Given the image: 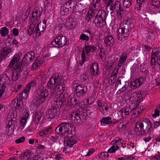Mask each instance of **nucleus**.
<instances>
[{
	"label": "nucleus",
	"mask_w": 160,
	"mask_h": 160,
	"mask_svg": "<svg viewBox=\"0 0 160 160\" xmlns=\"http://www.w3.org/2000/svg\"><path fill=\"white\" fill-rule=\"evenodd\" d=\"M84 48L87 55L88 56L89 55V54L90 53L92 52L97 49V47L93 45H86Z\"/></svg>",
	"instance_id": "nucleus-28"
},
{
	"label": "nucleus",
	"mask_w": 160,
	"mask_h": 160,
	"mask_svg": "<svg viewBox=\"0 0 160 160\" xmlns=\"http://www.w3.org/2000/svg\"><path fill=\"white\" fill-rule=\"evenodd\" d=\"M29 90L27 88H25L23 90L19 95V97L20 98L22 97L23 99L26 98L28 96V94L29 92Z\"/></svg>",
	"instance_id": "nucleus-38"
},
{
	"label": "nucleus",
	"mask_w": 160,
	"mask_h": 160,
	"mask_svg": "<svg viewBox=\"0 0 160 160\" xmlns=\"http://www.w3.org/2000/svg\"><path fill=\"white\" fill-rule=\"evenodd\" d=\"M35 24H31L29 26V28L28 29V33L30 35H31L32 33L33 34V32L34 30V29H35Z\"/></svg>",
	"instance_id": "nucleus-46"
},
{
	"label": "nucleus",
	"mask_w": 160,
	"mask_h": 160,
	"mask_svg": "<svg viewBox=\"0 0 160 160\" xmlns=\"http://www.w3.org/2000/svg\"><path fill=\"white\" fill-rule=\"evenodd\" d=\"M119 69L118 68H116L114 71L112 72L111 76L117 77Z\"/></svg>",
	"instance_id": "nucleus-59"
},
{
	"label": "nucleus",
	"mask_w": 160,
	"mask_h": 160,
	"mask_svg": "<svg viewBox=\"0 0 160 160\" xmlns=\"http://www.w3.org/2000/svg\"><path fill=\"white\" fill-rule=\"evenodd\" d=\"M144 92L145 91L144 90H143L142 91H141L140 93H137L136 92H134L132 94H135L136 95L137 97H138L139 99H141L142 98V95Z\"/></svg>",
	"instance_id": "nucleus-58"
},
{
	"label": "nucleus",
	"mask_w": 160,
	"mask_h": 160,
	"mask_svg": "<svg viewBox=\"0 0 160 160\" xmlns=\"http://www.w3.org/2000/svg\"><path fill=\"white\" fill-rule=\"evenodd\" d=\"M14 102H16L17 101L16 105L14 108L18 111L20 112H21V109L23 108L24 104L23 103V100L21 98H15L14 99Z\"/></svg>",
	"instance_id": "nucleus-22"
},
{
	"label": "nucleus",
	"mask_w": 160,
	"mask_h": 160,
	"mask_svg": "<svg viewBox=\"0 0 160 160\" xmlns=\"http://www.w3.org/2000/svg\"><path fill=\"white\" fill-rule=\"evenodd\" d=\"M123 110H120L118 112L115 113L114 118L115 120L119 121L125 117V115L123 113Z\"/></svg>",
	"instance_id": "nucleus-27"
},
{
	"label": "nucleus",
	"mask_w": 160,
	"mask_h": 160,
	"mask_svg": "<svg viewBox=\"0 0 160 160\" xmlns=\"http://www.w3.org/2000/svg\"><path fill=\"white\" fill-rule=\"evenodd\" d=\"M158 51L157 48L153 49L151 54L150 65L152 68L154 67L156 64L155 57L157 58V62L160 66V51Z\"/></svg>",
	"instance_id": "nucleus-5"
},
{
	"label": "nucleus",
	"mask_w": 160,
	"mask_h": 160,
	"mask_svg": "<svg viewBox=\"0 0 160 160\" xmlns=\"http://www.w3.org/2000/svg\"><path fill=\"white\" fill-rule=\"evenodd\" d=\"M54 106L56 107L57 109L58 108H60L62 106H64V105L60 101L58 100V101H57L54 103L52 104V106L53 107Z\"/></svg>",
	"instance_id": "nucleus-50"
},
{
	"label": "nucleus",
	"mask_w": 160,
	"mask_h": 160,
	"mask_svg": "<svg viewBox=\"0 0 160 160\" xmlns=\"http://www.w3.org/2000/svg\"><path fill=\"white\" fill-rule=\"evenodd\" d=\"M32 154L30 152H27L24 153V160H27L30 158Z\"/></svg>",
	"instance_id": "nucleus-60"
},
{
	"label": "nucleus",
	"mask_w": 160,
	"mask_h": 160,
	"mask_svg": "<svg viewBox=\"0 0 160 160\" xmlns=\"http://www.w3.org/2000/svg\"><path fill=\"white\" fill-rule=\"evenodd\" d=\"M20 76V73L15 71L12 72V80L13 82L16 81Z\"/></svg>",
	"instance_id": "nucleus-34"
},
{
	"label": "nucleus",
	"mask_w": 160,
	"mask_h": 160,
	"mask_svg": "<svg viewBox=\"0 0 160 160\" xmlns=\"http://www.w3.org/2000/svg\"><path fill=\"white\" fill-rule=\"evenodd\" d=\"M65 82L66 81H65L62 83L59 84L56 88L58 91H60L62 93L64 92L66 90V88L65 83Z\"/></svg>",
	"instance_id": "nucleus-30"
},
{
	"label": "nucleus",
	"mask_w": 160,
	"mask_h": 160,
	"mask_svg": "<svg viewBox=\"0 0 160 160\" xmlns=\"http://www.w3.org/2000/svg\"><path fill=\"white\" fill-rule=\"evenodd\" d=\"M111 6L110 9L111 11H112V12H111V14L113 12L114 10H116L117 14H118V16H121V12H123V8L121 6V3L119 2L118 1L115 2L114 4Z\"/></svg>",
	"instance_id": "nucleus-11"
},
{
	"label": "nucleus",
	"mask_w": 160,
	"mask_h": 160,
	"mask_svg": "<svg viewBox=\"0 0 160 160\" xmlns=\"http://www.w3.org/2000/svg\"><path fill=\"white\" fill-rule=\"evenodd\" d=\"M90 108H87L86 110H83L82 112L81 113V115L82 119L85 120L87 117H89L88 116L92 113V112L91 111Z\"/></svg>",
	"instance_id": "nucleus-26"
},
{
	"label": "nucleus",
	"mask_w": 160,
	"mask_h": 160,
	"mask_svg": "<svg viewBox=\"0 0 160 160\" xmlns=\"http://www.w3.org/2000/svg\"><path fill=\"white\" fill-rule=\"evenodd\" d=\"M145 77H140L138 79L134 80L133 81L131 82L130 87L132 88L136 89L137 87H139L140 85L143 83V81L145 80Z\"/></svg>",
	"instance_id": "nucleus-19"
},
{
	"label": "nucleus",
	"mask_w": 160,
	"mask_h": 160,
	"mask_svg": "<svg viewBox=\"0 0 160 160\" xmlns=\"http://www.w3.org/2000/svg\"><path fill=\"white\" fill-rule=\"evenodd\" d=\"M118 38V40L120 42H124L125 40L127 39L128 37V36H126L125 34H120V33H117Z\"/></svg>",
	"instance_id": "nucleus-37"
},
{
	"label": "nucleus",
	"mask_w": 160,
	"mask_h": 160,
	"mask_svg": "<svg viewBox=\"0 0 160 160\" xmlns=\"http://www.w3.org/2000/svg\"><path fill=\"white\" fill-rule=\"evenodd\" d=\"M111 118L109 117L106 118H103L101 121V123L102 125H104L105 124H109L112 123L111 120Z\"/></svg>",
	"instance_id": "nucleus-33"
},
{
	"label": "nucleus",
	"mask_w": 160,
	"mask_h": 160,
	"mask_svg": "<svg viewBox=\"0 0 160 160\" xmlns=\"http://www.w3.org/2000/svg\"><path fill=\"white\" fill-rule=\"evenodd\" d=\"M114 0H103V2L106 3L107 6H111Z\"/></svg>",
	"instance_id": "nucleus-63"
},
{
	"label": "nucleus",
	"mask_w": 160,
	"mask_h": 160,
	"mask_svg": "<svg viewBox=\"0 0 160 160\" xmlns=\"http://www.w3.org/2000/svg\"><path fill=\"white\" fill-rule=\"evenodd\" d=\"M49 95V92L46 89L41 90L37 97V103L39 106L42 104L46 101Z\"/></svg>",
	"instance_id": "nucleus-6"
},
{
	"label": "nucleus",
	"mask_w": 160,
	"mask_h": 160,
	"mask_svg": "<svg viewBox=\"0 0 160 160\" xmlns=\"http://www.w3.org/2000/svg\"><path fill=\"white\" fill-rule=\"evenodd\" d=\"M89 37L84 33L82 34L80 36V40L87 41L89 40Z\"/></svg>",
	"instance_id": "nucleus-55"
},
{
	"label": "nucleus",
	"mask_w": 160,
	"mask_h": 160,
	"mask_svg": "<svg viewBox=\"0 0 160 160\" xmlns=\"http://www.w3.org/2000/svg\"><path fill=\"white\" fill-rule=\"evenodd\" d=\"M132 107V106H127L125 108H123L121 110H123V113L124 115H125V117L129 114L130 112H131L132 111H133L132 108H131Z\"/></svg>",
	"instance_id": "nucleus-32"
},
{
	"label": "nucleus",
	"mask_w": 160,
	"mask_h": 160,
	"mask_svg": "<svg viewBox=\"0 0 160 160\" xmlns=\"http://www.w3.org/2000/svg\"><path fill=\"white\" fill-rule=\"evenodd\" d=\"M24 64L25 63L22 62V60L19 62L16 63L12 68V72L14 70L21 73L23 71H24L25 69V67L27 65H24Z\"/></svg>",
	"instance_id": "nucleus-15"
},
{
	"label": "nucleus",
	"mask_w": 160,
	"mask_h": 160,
	"mask_svg": "<svg viewBox=\"0 0 160 160\" xmlns=\"http://www.w3.org/2000/svg\"><path fill=\"white\" fill-rule=\"evenodd\" d=\"M20 59V57L18 55L14 56L12 58L11 60L8 67V69H10L16 62H18Z\"/></svg>",
	"instance_id": "nucleus-24"
},
{
	"label": "nucleus",
	"mask_w": 160,
	"mask_h": 160,
	"mask_svg": "<svg viewBox=\"0 0 160 160\" xmlns=\"http://www.w3.org/2000/svg\"><path fill=\"white\" fill-rule=\"evenodd\" d=\"M81 114V113L77 112L72 114H70L69 117L71 118V119H70L72 120V122L75 123L78 125L81 122H82L80 117Z\"/></svg>",
	"instance_id": "nucleus-13"
},
{
	"label": "nucleus",
	"mask_w": 160,
	"mask_h": 160,
	"mask_svg": "<svg viewBox=\"0 0 160 160\" xmlns=\"http://www.w3.org/2000/svg\"><path fill=\"white\" fill-rule=\"evenodd\" d=\"M116 77L110 76V80L111 81V83L110 84L111 85H114V83L116 82Z\"/></svg>",
	"instance_id": "nucleus-64"
},
{
	"label": "nucleus",
	"mask_w": 160,
	"mask_h": 160,
	"mask_svg": "<svg viewBox=\"0 0 160 160\" xmlns=\"http://www.w3.org/2000/svg\"><path fill=\"white\" fill-rule=\"evenodd\" d=\"M73 20L72 19H71L70 18H68L66 20L65 23V25L67 28H73L74 27L72 22Z\"/></svg>",
	"instance_id": "nucleus-40"
},
{
	"label": "nucleus",
	"mask_w": 160,
	"mask_h": 160,
	"mask_svg": "<svg viewBox=\"0 0 160 160\" xmlns=\"http://www.w3.org/2000/svg\"><path fill=\"white\" fill-rule=\"evenodd\" d=\"M70 126H72V124L69 123L68 122H62L56 128L55 131L57 135L62 134L63 132H65L68 128Z\"/></svg>",
	"instance_id": "nucleus-7"
},
{
	"label": "nucleus",
	"mask_w": 160,
	"mask_h": 160,
	"mask_svg": "<svg viewBox=\"0 0 160 160\" xmlns=\"http://www.w3.org/2000/svg\"><path fill=\"white\" fill-rule=\"evenodd\" d=\"M39 27H37L35 26V28L33 32V35H35V36L39 37L43 33L44 31H41Z\"/></svg>",
	"instance_id": "nucleus-36"
},
{
	"label": "nucleus",
	"mask_w": 160,
	"mask_h": 160,
	"mask_svg": "<svg viewBox=\"0 0 160 160\" xmlns=\"http://www.w3.org/2000/svg\"><path fill=\"white\" fill-rule=\"evenodd\" d=\"M152 126L149 120L147 118H143L142 121L136 123L135 131L139 136H145L151 130Z\"/></svg>",
	"instance_id": "nucleus-1"
},
{
	"label": "nucleus",
	"mask_w": 160,
	"mask_h": 160,
	"mask_svg": "<svg viewBox=\"0 0 160 160\" xmlns=\"http://www.w3.org/2000/svg\"><path fill=\"white\" fill-rule=\"evenodd\" d=\"M74 0H70L66 2L61 7L60 9V14L62 15H65V13H68L69 10H71L73 6L72 2Z\"/></svg>",
	"instance_id": "nucleus-9"
},
{
	"label": "nucleus",
	"mask_w": 160,
	"mask_h": 160,
	"mask_svg": "<svg viewBox=\"0 0 160 160\" xmlns=\"http://www.w3.org/2000/svg\"><path fill=\"white\" fill-rule=\"evenodd\" d=\"M127 57V55L126 53L123 52L119 58L118 61V66L120 68L124 64L126 60Z\"/></svg>",
	"instance_id": "nucleus-25"
},
{
	"label": "nucleus",
	"mask_w": 160,
	"mask_h": 160,
	"mask_svg": "<svg viewBox=\"0 0 160 160\" xmlns=\"http://www.w3.org/2000/svg\"><path fill=\"white\" fill-rule=\"evenodd\" d=\"M97 15L98 16L100 17L101 18L105 20H106V18L107 16L106 11L102 10H99Z\"/></svg>",
	"instance_id": "nucleus-35"
},
{
	"label": "nucleus",
	"mask_w": 160,
	"mask_h": 160,
	"mask_svg": "<svg viewBox=\"0 0 160 160\" xmlns=\"http://www.w3.org/2000/svg\"><path fill=\"white\" fill-rule=\"evenodd\" d=\"M1 36L4 37L8 34V29L6 27H3L1 28L0 30Z\"/></svg>",
	"instance_id": "nucleus-41"
},
{
	"label": "nucleus",
	"mask_w": 160,
	"mask_h": 160,
	"mask_svg": "<svg viewBox=\"0 0 160 160\" xmlns=\"http://www.w3.org/2000/svg\"><path fill=\"white\" fill-rule=\"evenodd\" d=\"M75 89L74 95L77 98H80L82 97L88 91V88L87 86L84 84H79L78 85L75 86Z\"/></svg>",
	"instance_id": "nucleus-4"
},
{
	"label": "nucleus",
	"mask_w": 160,
	"mask_h": 160,
	"mask_svg": "<svg viewBox=\"0 0 160 160\" xmlns=\"http://www.w3.org/2000/svg\"><path fill=\"white\" fill-rule=\"evenodd\" d=\"M69 44L68 39H67L66 37L63 35L56 37L51 43V44L53 45V47L58 48Z\"/></svg>",
	"instance_id": "nucleus-3"
},
{
	"label": "nucleus",
	"mask_w": 160,
	"mask_h": 160,
	"mask_svg": "<svg viewBox=\"0 0 160 160\" xmlns=\"http://www.w3.org/2000/svg\"><path fill=\"white\" fill-rule=\"evenodd\" d=\"M82 61L85 62L86 60L84 50L83 49L82 51L81 54Z\"/></svg>",
	"instance_id": "nucleus-62"
},
{
	"label": "nucleus",
	"mask_w": 160,
	"mask_h": 160,
	"mask_svg": "<svg viewBox=\"0 0 160 160\" xmlns=\"http://www.w3.org/2000/svg\"><path fill=\"white\" fill-rule=\"evenodd\" d=\"M66 100L67 98L63 94H62L59 96V100L60 101L64 106L67 104V103L66 102Z\"/></svg>",
	"instance_id": "nucleus-48"
},
{
	"label": "nucleus",
	"mask_w": 160,
	"mask_h": 160,
	"mask_svg": "<svg viewBox=\"0 0 160 160\" xmlns=\"http://www.w3.org/2000/svg\"><path fill=\"white\" fill-rule=\"evenodd\" d=\"M122 84H124V80L123 77H121L118 78L115 84V87L117 88L119 85L121 86Z\"/></svg>",
	"instance_id": "nucleus-45"
},
{
	"label": "nucleus",
	"mask_w": 160,
	"mask_h": 160,
	"mask_svg": "<svg viewBox=\"0 0 160 160\" xmlns=\"http://www.w3.org/2000/svg\"><path fill=\"white\" fill-rule=\"evenodd\" d=\"M47 21L46 20H43L42 21V22H41L39 23H37L36 26L39 27L41 31H44L46 28Z\"/></svg>",
	"instance_id": "nucleus-29"
},
{
	"label": "nucleus",
	"mask_w": 160,
	"mask_h": 160,
	"mask_svg": "<svg viewBox=\"0 0 160 160\" xmlns=\"http://www.w3.org/2000/svg\"><path fill=\"white\" fill-rule=\"evenodd\" d=\"M11 50L7 48H4L3 50L1 51V55L3 56V58H5L9 53Z\"/></svg>",
	"instance_id": "nucleus-42"
},
{
	"label": "nucleus",
	"mask_w": 160,
	"mask_h": 160,
	"mask_svg": "<svg viewBox=\"0 0 160 160\" xmlns=\"http://www.w3.org/2000/svg\"><path fill=\"white\" fill-rule=\"evenodd\" d=\"M95 12L92 10H89L86 15V20L88 22H90L95 16Z\"/></svg>",
	"instance_id": "nucleus-31"
},
{
	"label": "nucleus",
	"mask_w": 160,
	"mask_h": 160,
	"mask_svg": "<svg viewBox=\"0 0 160 160\" xmlns=\"http://www.w3.org/2000/svg\"><path fill=\"white\" fill-rule=\"evenodd\" d=\"M41 113L39 112H35V113L34 121L38 124L41 118Z\"/></svg>",
	"instance_id": "nucleus-43"
},
{
	"label": "nucleus",
	"mask_w": 160,
	"mask_h": 160,
	"mask_svg": "<svg viewBox=\"0 0 160 160\" xmlns=\"http://www.w3.org/2000/svg\"><path fill=\"white\" fill-rule=\"evenodd\" d=\"M92 103V102H89V100L88 98L87 99L83 102V104H82V103L81 104V107L84 108L85 107L89 104H91Z\"/></svg>",
	"instance_id": "nucleus-52"
},
{
	"label": "nucleus",
	"mask_w": 160,
	"mask_h": 160,
	"mask_svg": "<svg viewBox=\"0 0 160 160\" xmlns=\"http://www.w3.org/2000/svg\"><path fill=\"white\" fill-rule=\"evenodd\" d=\"M119 147L116 145V146L115 145H113L108 150V152H115L116 150L119 149Z\"/></svg>",
	"instance_id": "nucleus-51"
},
{
	"label": "nucleus",
	"mask_w": 160,
	"mask_h": 160,
	"mask_svg": "<svg viewBox=\"0 0 160 160\" xmlns=\"http://www.w3.org/2000/svg\"><path fill=\"white\" fill-rule=\"evenodd\" d=\"M98 68V65L97 63H93L90 69L91 74L95 76H97L99 73Z\"/></svg>",
	"instance_id": "nucleus-23"
},
{
	"label": "nucleus",
	"mask_w": 160,
	"mask_h": 160,
	"mask_svg": "<svg viewBox=\"0 0 160 160\" xmlns=\"http://www.w3.org/2000/svg\"><path fill=\"white\" fill-rule=\"evenodd\" d=\"M71 138H69L68 139V141L67 143V145L69 146V147H72L73 145L76 143V142L73 141L71 140Z\"/></svg>",
	"instance_id": "nucleus-56"
},
{
	"label": "nucleus",
	"mask_w": 160,
	"mask_h": 160,
	"mask_svg": "<svg viewBox=\"0 0 160 160\" xmlns=\"http://www.w3.org/2000/svg\"><path fill=\"white\" fill-rule=\"evenodd\" d=\"M57 113V108L55 106L52 107L51 108L46 112V117L48 119H54Z\"/></svg>",
	"instance_id": "nucleus-14"
},
{
	"label": "nucleus",
	"mask_w": 160,
	"mask_h": 160,
	"mask_svg": "<svg viewBox=\"0 0 160 160\" xmlns=\"http://www.w3.org/2000/svg\"><path fill=\"white\" fill-rule=\"evenodd\" d=\"M68 129L65 132H62V134H60V135L70 138H72L73 136L75 135L76 128L73 124L72 126H70Z\"/></svg>",
	"instance_id": "nucleus-12"
},
{
	"label": "nucleus",
	"mask_w": 160,
	"mask_h": 160,
	"mask_svg": "<svg viewBox=\"0 0 160 160\" xmlns=\"http://www.w3.org/2000/svg\"><path fill=\"white\" fill-rule=\"evenodd\" d=\"M104 42L107 48L111 47L113 45L114 39L111 35H108L105 38Z\"/></svg>",
	"instance_id": "nucleus-21"
},
{
	"label": "nucleus",
	"mask_w": 160,
	"mask_h": 160,
	"mask_svg": "<svg viewBox=\"0 0 160 160\" xmlns=\"http://www.w3.org/2000/svg\"><path fill=\"white\" fill-rule=\"evenodd\" d=\"M80 98H77V97L74 96L73 98H71L70 100L68 101V105L71 107H74L76 106H80L81 102L80 100Z\"/></svg>",
	"instance_id": "nucleus-20"
},
{
	"label": "nucleus",
	"mask_w": 160,
	"mask_h": 160,
	"mask_svg": "<svg viewBox=\"0 0 160 160\" xmlns=\"http://www.w3.org/2000/svg\"><path fill=\"white\" fill-rule=\"evenodd\" d=\"M36 84V82L34 80L31 81L26 86V88L30 90L31 87H33Z\"/></svg>",
	"instance_id": "nucleus-53"
},
{
	"label": "nucleus",
	"mask_w": 160,
	"mask_h": 160,
	"mask_svg": "<svg viewBox=\"0 0 160 160\" xmlns=\"http://www.w3.org/2000/svg\"><path fill=\"white\" fill-rule=\"evenodd\" d=\"M51 89L52 90L50 92V94L52 97L53 98H55L57 96L58 97V95L60 96V94H61V93H59L58 92V91L56 88Z\"/></svg>",
	"instance_id": "nucleus-39"
},
{
	"label": "nucleus",
	"mask_w": 160,
	"mask_h": 160,
	"mask_svg": "<svg viewBox=\"0 0 160 160\" xmlns=\"http://www.w3.org/2000/svg\"><path fill=\"white\" fill-rule=\"evenodd\" d=\"M44 61V58L38 56L36 58L35 61L33 62L32 68L33 69L38 68L41 66Z\"/></svg>",
	"instance_id": "nucleus-17"
},
{
	"label": "nucleus",
	"mask_w": 160,
	"mask_h": 160,
	"mask_svg": "<svg viewBox=\"0 0 160 160\" xmlns=\"http://www.w3.org/2000/svg\"><path fill=\"white\" fill-rule=\"evenodd\" d=\"M42 12V7H36L34 9L33 11L32 12L31 18L33 19V20H36L40 17Z\"/></svg>",
	"instance_id": "nucleus-16"
},
{
	"label": "nucleus",
	"mask_w": 160,
	"mask_h": 160,
	"mask_svg": "<svg viewBox=\"0 0 160 160\" xmlns=\"http://www.w3.org/2000/svg\"><path fill=\"white\" fill-rule=\"evenodd\" d=\"M25 140L24 137H22L16 140L15 142L17 143H19L23 142Z\"/></svg>",
	"instance_id": "nucleus-61"
},
{
	"label": "nucleus",
	"mask_w": 160,
	"mask_h": 160,
	"mask_svg": "<svg viewBox=\"0 0 160 160\" xmlns=\"http://www.w3.org/2000/svg\"><path fill=\"white\" fill-rule=\"evenodd\" d=\"M94 23L95 24H97L98 26L101 28H103L106 26V20L101 18L99 16L96 15L94 19Z\"/></svg>",
	"instance_id": "nucleus-18"
},
{
	"label": "nucleus",
	"mask_w": 160,
	"mask_h": 160,
	"mask_svg": "<svg viewBox=\"0 0 160 160\" xmlns=\"http://www.w3.org/2000/svg\"><path fill=\"white\" fill-rule=\"evenodd\" d=\"M150 2L152 5L157 8L160 7V2L157 0H150Z\"/></svg>",
	"instance_id": "nucleus-47"
},
{
	"label": "nucleus",
	"mask_w": 160,
	"mask_h": 160,
	"mask_svg": "<svg viewBox=\"0 0 160 160\" xmlns=\"http://www.w3.org/2000/svg\"><path fill=\"white\" fill-rule=\"evenodd\" d=\"M123 6L125 8H128L131 6L132 2L127 1L126 0H123Z\"/></svg>",
	"instance_id": "nucleus-54"
},
{
	"label": "nucleus",
	"mask_w": 160,
	"mask_h": 160,
	"mask_svg": "<svg viewBox=\"0 0 160 160\" xmlns=\"http://www.w3.org/2000/svg\"><path fill=\"white\" fill-rule=\"evenodd\" d=\"M132 92L131 90H128L125 92L124 97L125 100H128L129 98L131 99L132 98H133V97H130Z\"/></svg>",
	"instance_id": "nucleus-44"
},
{
	"label": "nucleus",
	"mask_w": 160,
	"mask_h": 160,
	"mask_svg": "<svg viewBox=\"0 0 160 160\" xmlns=\"http://www.w3.org/2000/svg\"><path fill=\"white\" fill-rule=\"evenodd\" d=\"M35 58V54L34 52L30 51L26 54L22 59V62L25 63L24 65H27L29 63L33 61Z\"/></svg>",
	"instance_id": "nucleus-10"
},
{
	"label": "nucleus",
	"mask_w": 160,
	"mask_h": 160,
	"mask_svg": "<svg viewBox=\"0 0 160 160\" xmlns=\"http://www.w3.org/2000/svg\"><path fill=\"white\" fill-rule=\"evenodd\" d=\"M2 79L5 80V81H4V84H8L10 82L9 78L5 74H2Z\"/></svg>",
	"instance_id": "nucleus-49"
},
{
	"label": "nucleus",
	"mask_w": 160,
	"mask_h": 160,
	"mask_svg": "<svg viewBox=\"0 0 160 160\" xmlns=\"http://www.w3.org/2000/svg\"><path fill=\"white\" fill-rule=\"evenodd\" d=\"M6 88V86L5 85V84H2V85L0 89V98H1L3 95Z\"/></svg>",
	"instance_id": "nucleus-57"
},
{
	"label": "nucleus",
	"mask_w": 160,
	"mask_h": 160,
	"mask_svg": "<svg viewBox=\"0 0 160 160\" xmlns=\"http://www.w3.org/2000/svg\"><path fill=\"white\" fill-rule=\"evenodd\" d=\"M121 24V28L118 29V32L120 34H125L126 36H128L131 30V26L130 23H125Z\"/></svg>",
	"instance_id": "nucleus-8"
},
{
	"label": "nucleus",
	"mask_w": 160,
	"mask_h": 160,
	"mask_svg": "<svg viewBox=\"0 0 160 160\" xmlns=\"http://www.w3.org/2000/svg\"><path fill=\"white\" fill-rule=\"evenodd\" d=\"M65 80L59 73H56L52 75L47 83L48 88H56L59 84L62 83Z\"/></svg>",
	"instance_id": "nucleus-2"
}]
</instances>
